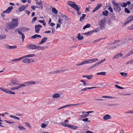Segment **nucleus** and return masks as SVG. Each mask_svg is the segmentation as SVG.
<instances>
[{
	"instance_id": "nucleus-64",
	"label": "nucleus",
	"mask_w": 133,
	"mask_h": 133,
	"mask_svg": "<svg viewBox=\"0 0 133 133\" xmlns=\"http://www.w3.org/2000/svg\"><path fill=\"white\" fill-rule=\"evenodd\" d=\"M62 21H63V20L62 19H61L60 18H59L58 19V23H62L61 22Z\"/></svg>"
},
{
	"instance_id": "nucleus-9",
	"label": "nucleus",
	"mask_w": 133,
	"mask_h": 133,
	"mask_svg": "<svg viewBox=\"0 0 133 133\" xmlns=\"http://www.w3.org/2000/svg\"><path fill=\"white\" fill-rule=\"evenodd\" d=\"M42 26L39 24L36 25L35 26V32L36 33H38L40 30V28L42 27Z\"/></svg>"
},
{
	"instance_id": "nucleus-43",
	"label": "nucleus",
	"mask_w": 133,
	"mask_h": 133,
	"mask_svg": "<svg viewBox=\"0 0 133 133\" xmlns=\"http://www.w3.org/2000/svg\"><path fill=\"white\" fill-rule=\"evenodd\" d=\"M124 10L125 12L128 14H129L130 12L129 10L127 8H125Z\"/></svg>"
},
{
	"instance_id": "nucleus-5",
	"label": "nucleus",
	"mask_w": 133,
	"mask_h": 133,
	"mask_svg": "<svg viewBox=\"0 0 133 133\" xmlns=\"http://www.w3.org/2000/svg\"><path fill=\"white\" fill-rule=\"evenodd\" d=\"M105 61V59H103L102 60L98 62L97 63H96L93 66H91L89 68V69H92L93 68L95 67V66H98L99 64H100L101 63L103 62H104V61Z\"/></svg>"
},
{
	"instance_id": "nucleus-2",
	"label": "nucleus",
	"mask_w": 133,
	"mask_h": 133,
	"mask_svg": "<svg viewBox=\"0 0 133 133\" xmlns=\"http://www.w3.org/2000/svg\"><path fill=\"white\" fill-rule=\"evenodd\" d=\"M35 84V81H28L25 82L23 84H20L17 87H15V90H17L21 87H23L26 86L31 85Z\"/></svg>"
},
{
	"instance_id": "nucleus-16",
	"label": "nucleus",
	"mask_w": 133,
	"mask_h": 133,
	"mask_svg": "<svg viewBox=\"0 0 133 133\" xmlns=\"http://www.w3.org/2000/svg\"><path fill=\"white\" fill-rule=\"evenodd\" d=\"M123 56V54L121 53H119L117 55H115L113 57V59H117L119 58V57H122Z\"/></svg>"
},
{
	"instance_id": "nucleus-18",
	"label": "nucleus",
	"mask_w": 133,
	"mask_h": 133,
	"mask_svg": "<svg viewBox=\"0 0 133 133\" xmlns=\"http://www.w3.org/2000/svg\"><path fill=\"white\" fill-rule=\"evenodd\" d=\"M68 127L72 129H75L77 128V127L76 125H71L70 124H69Z\"/></svg>"
},
{
	"instance_id": "nucleus-50",
	"label": "nucleus",
	"mask_w": 133,
	"mask_h": 133,
	"mask_svg": "<svg viewBox=\"0 0 133 133\" xmlns=\"http://www.w3.org/2000/svg\"><path fill=\"white\" fill-rule=\"evenodd\" d=\"M46 126V124L43 123L41 124V127L43 128H45Z\"/></svg>"
},
{
	"instance_id": "nucleus-1",
	"label": "nucleus",
	"mask_w": 133,
	"mask_h": 133,
	"mask_svg": "<svg viewBox=\"0 0 133 133\" xmlns=\"http://www.w3.org/2000/svg\"><path fill=\"white\" fill-rule=\"evenodd\" d=\"M17 18L12 19V22L8 23L5 25L6 27L9 29H12L14 28L17 27L18 25Z\"/></svg>"
},
{
	"instance_id": "nucleus-55",
	"label": "nucleus",
	"mask_w": 133,
	"mask_h": 133,
	"mask_svg": "<svg viewBox=\"0 0 133 133\" xmlns=\"http://www.w3.org/2000/svg\"><path fill=\"white\" fill-rule=\"evenodd\" d=\"M4 121L8 123L13 124L15 123L14 122H10L5 120H4Z\"/></svg>"
},
{
	"instance_id": "nucleus-53",
	"label": "nucleus",
	"mask_w": 133,
	"mask_h": 133,
	"mask_svg": "<svg viewBox=\"0 0 133 133\" xmlns=\"http://www.w3.org/2000/svg\"><path fill=\"white\" fill-rule=\"evenodd\" d=\"M25 123L26 126L30 128L31 127V126L29 123L27 122H25Z\"/></svg>"
},
{
	"instance_id": "nucleus-61",
	"label": "nucleus",
	"mask_w": 133,
	"mask_h": 133,
	"mask_svg": "<svg viewBox=\"0 0 133 133\" xmlns=\"http://www.w3.org/2000/svg\"><path fill=\"white\" fill-rule=\"evenodd\" d=\"M25 12L28 15H29L30 13V12L28 10H26L25 11Z\"/></svg>"
},
{
	"instance_id": "nucleus-14",
	"label": "nucleus",
	"mask_w": 133,
	"mask_h": 133,
	"mask_svg": "<svg viewBox=\"0 0 133 133\" xmlns=\"http://www.w3.org/2000/svg\"><path fill=\"white\" fill-rule=\"evenodd\" d=\"M102 6V5L101 4H100L99 3L98 4L97 6L95 7V8L92 11V12L93 13L97 10L100 8V7Z\"/></svg>"
},
{
	"instance_id": "nucleus-13",
	"label": "nucleus",
	"mask_w": 133,
	"mask_h": 133,
	"mask_svg": "<svg viewBox=\"0 0 133 133\" xmlns=\"http://www.w3.org/2000/svg\"><path fill=\"white\" fill-rule=\"evenodd\" d=\"M47 38L46 37L43 38L42 39L41 41L39 42L38 44L39 45H41L44 43L47 40Z\"/></svg>"
},
{
	"instance_id": "nucleus-35",
	"label": "nucleus",
	"mask_w": 133,
	"mask_h": 133,
	"mask_svg": "<svg viewBox=\"0 0 133 133\" xmlns=\"http://www.w3.org/2000/svg\"><path fill=\"white\" fill-rule=\"evenodd\" d=\"M86 15L85 14H83L82 15V16L80 18V21H82V20L84 19V18L85 17Z\"/></svg>"
},
{
	"instance_id": "nucleus-19",
	"label": "nucleus",
	"mask_w": 133,
	"mask_h": 133,
	"mask_svg": "<svg viewBox=\"0 0 133 133\" xmlns=\"http://www.w3.org/2000/svg\"><path fill=\"white\" fill-rule=\"evenodd\" d=\"M18 30H19L21 31L24 32L25 31L29 30V29L25 27H22L21 28L19 29Z\"/></svg>"
},
{
	"instance_id": "nucleus-30",
	"label": "nucleus",
	"mask_w": 133,
	"mask_h": 133,
	"mask_svg": "<svg viewBox=\"0 0 133 133\" xmlns=\"http://www.w3.org/2000/svg\"><path fill=\"white\" fill-rule=\"evenodd\" d=\"M64 71V70H58L57 71H55L54 72H52L51 73H50L49 74H52L53 73H54V74H55V73L58 74V73H60L62 72L63 71Z\"/></svg>"
},
{
	"instance_id": "nucleus-52",
	"label": "nucleus",
	"mask_w": 133,
	"mask_h": 133,
	"mask_svg": "<svg viewBox=\"0 0 133 133\" xmlns=\"http://www.w3.org/2000/svg\"><path fill=\"white\" fill-rule=\"evenodd\" d=\"M80 104H81L80 103H77L76 104H71V106H76L77 105H80Z\"/></svg>"
},
{
	"instance_id": "nucleus-22",
	"label": "nucleus",
	"mask_w": 133,
	"mask_h": 133,
	"mask_svg": "<svg viewBox=\"0 0 133 133\" xmlns=\"http://www.w3.org/2000/svg\"><path fill=\"white\" fill-rule=\"evenodd\" d=\"M111 118L110 116L108 114L106 115L103 117V118L104 120H107Z\"/></svg>"
},
{
	"instance_id": "nucleus-47",
	"label": "nucleus",
	"mask_w": 133,
	"mask_h": 133,
	"mask_svg": "<svg viewBox=\"0 0 133 133\" xmlns=\"http://www.w3.org/2000/svg\"><path fill=\"white\" fill-rule=\"evenodd\" d=\"M4 46L6 48L8 49H10V46L8 44H4Z\"/></svg>"
},
{
	"instance_id": "nucleus-56",
	"label": "nucleus",
	"mask_w": 133,
	"mask_h": 133,
	"mask_svg": "<svg viewBox=\"0 0 133 133\" xmlns=\"http://www.w3.org/2000/svg\"><path fill=\"white\" fill-rule=\"evenodd\" d=\"M10 49H15L17 47V46L16 45H14L13 46H10Z\"/></svg>"
},
{
	"instance_id": "nucleus-23",
	"label": "nucleus",
	"mask_w": 133,
	"mask_h": 133,
	"mask_svg": "<svg viewBox=\"0 0 133 133\" xmlns=\"http://www.w3.org/2000/svg\"><path fill=\"white\" fill-rule=\"evenodd\" d=\"M93 76V75H84L83 76V77H85L88 79H90Z\"/></svg>"
},
{
	"instance_id": "nucleus-28",
	"label": "nucleus",
	"mask_w": 133,
	"mask_h": 133,
	"mask_svg": "<svg viewBox=\"0 0 133 133\" xmlns=\"http://www.w3.org/2000/svg\"><path fill=\"white\" fill-rule=\"evenodd\" d=\"M60 95L58 93H56L54 94L53 96V98H56L59 97H60Z\"/></svg>"
},
{
	"instance_id": "nucleus-51",
	"label": "nucleus",
	"mask_w": 133,
	"mask_h": 133,
	"mask_svg": "<svg viewBox=\"0 0 133 133\" xmlns=\"http://www.w3.org/2000/svg\"><path fill=\"white\" fill-rule=\"evenodd\" d=\"M8 94H15V92H13L9 90V91H8Z\"/></svg>"
},
{
	"instance_id": "nucleus-57",
	"label": "nucleus",
	"mask_w": 133,
	"mask_h": 133,
	"mask_svg": "<svg viewBox=\"0 0 133 133\" xmlns=\"http://www.w3.org/2000/svg\"><path fill=\"white\" fill-rule=\"evenodd\" d=\"M62 24V23H59V24H57V26H56V28L57 29L58 28H59L60 27V25L61 24Z\"/></svg>"
},
{
	"instance_id": "nucleus-48",
	"label": "nucleus",
	"mask_w": 133,
	"mask_h": 133,
	"mask_svg": "<svg viewBox=\"0 0 133 133\" xmlns=\"http://www.w3.org/2000/svg\"><path fill=\"white\" fill-rule=\"evenodd\" d=\"M115 86L116 87L120 89H124V88L121 87L116 85H115Z\"/></svg>"
},
{
	"instance_id": "nucleus-29",
	"label": "nucleus",
	"mask_w": 133,
	"mask_h": 133,
	"mask_svg": "<svg viewBox=\"0 0 133 133\" xmlns=\"http://www.w3.org/2000/svg\"><path fill=\"white\" fill-rule=\"evenodd\" d=\"M77 37L78 39L79 40H82L83 38V36H81V34H78Z\"/></svg>"
},
{
	"instance_id": "nucleus-42",
	"label": "nucleus",
	"mask_w": 133,
	"mask_h": 133,
	"mask_svg": "<svg viewBox=\"0 0 133 133\" xmlns=\"http://www.w3.org/2000/svg\"><path fill=\"white\" fill-rule=\"evenodd\" d=\"M89 116L88 114H83L81 115V117L82 118H84L87 117Z\"/></svg>"
},
{
	"instance_id": "nucleus-25",
	"label": "nucleus",
	"mask_w": 133,
	"mask_h": 133,
	"mask_svg": "<svg viewBox=\"0 0 133 133\" xmlns=\"http://www.w3.org/2000/svg\"><path fill=\"white\" fill-rule=\"evenodd\" d=\"M42 1H39L38 2H36V4L38 6H39L42 9L43 6L42 5Z\"/></svg>"
},
{
	"instance_id": "nucleus-7",
	"label": "nucleus",
	"mask_w": 133,
	"mask_h": 133,
	"mask_svg": "<svg viewBox=\"0 0 133 133\" xmlns=\"http://www.w3.org/2000/svg\"><path fill=\"white\" fill-rule=\"evenodd\" d=\"M133 20V16L131 15L127 18L126 22L125 23V24H126L131 22Z\"/></svg>"
},
{
	"instance_id": "nucleus-26",
	"label": "nucleus",
	"mask_w": 133,
	"mask_h": 133,
	"mask_svg": "<svg viewBox=\"0 0 133 133\" xmlns=\"http://www.w3.org/2000/svg\"><path fill=\"white\" fill-rule=\"evenodd\" d=\"M37 37H39V38H41V37L39 35L35 34L34 35L31 37L32 39H35Z\"/></svg>"
},
{
	"instance_id": "nucleus-11",
	"label": "nucleus",
	"mask_w": 133,
	"mask_h": 133,
	"mask_svg": "<svg viewBox=\"0 0 133 133\" xmlns=\"http://www.w3.org/2000/svg\"><path fill=\"white\" fill-rule=\"evenodd\" d=\"M13 9V6H10L6 10L4 11L3 12L4 13H9L11 12L12 10Z\"/></svg>"
},
{
	"instance_id": "nucleus-44",
	"label": "nucleus",
	"mask_w": 133,
	"mask_h": 133,
	"mask_svg": "<svg viewBox=\"0 0 133 133\" xmlns=\"http://www.w3.org/2000/svg\"><path fill=\"white\" fill-rule=\"evenodd\" d=\"M133 53V49H132L127 55V56H128L130 55L131 54Z\"/></svg>"
},
{
	"instance_id": "nucleus-40",
	"label": "nucleus",
	"mask_w": 133,
	"mask_h": 133,
	"mask_svg": "<svg viewBox=\"0 0 133 133\" xmlns=\"http://www.w3.org/2000/svg\"><path fill=\"white\" fill-rule=\"evenodd\" d=\"M120 74L121 75L124 77H125L127 75V73L123 72H121Z\"/></svg>"
},
{
	"instance_id": "nucleus-37",
	"label": "nucleus",
	"mask_w": 133,
	"mask_h": 133,
	"mask_svg": "<svg viewBox=\"0 0 133 133\" xmlns=\"http://www.w3.org/2000/svg\"><path fill=\"white\" fill-rule=\"evenodd\" d=\"M0 89L2 90L5 92H6L7 93H8V91H9V90H8V89H5V88H3L1 87V88H0Z\"/></svg>"
},
{
	"instance_id": "nucleus-32",
	"label": "nucleus",
	"mask_w": 133,
	"mask_h": 133,
	"mask_svg": "<svg viewBox=\"0 0 133 133\" xmlns=\"http://www.w3.org/2000/svg\"><path fill=\"white\" fill-rule=\"evenodd\" d=\"M10 117L13 119H17L18 120H19L20 119V118L19 117H18L16 116L10 115Z\"/></svg>"
},
{
	"instance_id": "nucleus-20",
	"label": "nucleus",
	"mask_w": 133,
	"mask_h": 133,
	"mask_svg": "<svg viewBox=\"0 0 133 133\" xmlns=\"http://www.w3.org/2000/svg\"><path fill=\"white\" fill-rule=\"evenodd\" d=\"M35 56V54H30V55H25L23 56V58L26 57H32Z\"/></svg>"
},
{
	"instance_id": "nucleus-62",
	"label": "nucleus",
	"mask_w": 133,
	"mask_h": 133,
	"mask_svg": "<svg viewBox=\"0 0 133 133\" xmlns=\"http://www.w3.org/2000/svg\"><path fill=\"white\" fill-rule=\"evenodd\" d=\"M17 127H18V128H19V130H21L22 129L23 130V129H25V128L23 127H19V126H17Z\"/></svg>"
},
{
	"instance_id": "nucleus-41",
	"label": "nucleus",
	"mask_w": 133,
	"mask_h": 133,
	"mask_svg": "<svg viewBox=\"0 0 133 133\" xmlns=\"http://www.w3.org/2000/svg\"><path fill=\"white\" fill-rule=\"evenodd\" d=\"M132 63H133V59H131V60L128 61L126 62V64H132Z\"/></svg>"
},
{
	"instance_id": "nucleus-60",
	"label": "nucleus",
	"mask_w": 133,
	"mask_h": 133,
	"mask_svg": "<svg viewBox=\"0 0 133 133\" xmlns=\"http://www.w3.org/2000/svg\"><path fill=\"white\" fill-rule=\"evenodd\" d=\"M80 81L81 82H82L83 83V85H86V83L85 81H84V80H81Z\"/></svg>"
},
{
	"instance_id": "nucleus-34",
	"label": "nucleus",
	"mask_w": 133,
	"mask_h": 133,
	"mask_svg": "<svg viewBox=\"0 0 133 133\" xmlns=\"http://www.w3.org/2000/svg\"><path fill=\"white\" fill-rule=\"evenodd\" d=\"M103 14L104 16H107L108 14V12L107 10H105L103 11Z\"/></svg>"
},
{
	"instance_id": "nucleus-3",
	"label": "nucleus",
	"mask_w": 133,
	"mask_h": 133,
	"mask_svg": "<svg viewBox=\"0 0 133 133\" xmlns=\"http://www.w3.org/2000/svg\"><path fill=\"white\" fill-rule=\"evenodd\" d=\"M67 4L68 5L71 6L77 11H79L80 9V7H79L78 5L76 4L74 2H72L70 1H68V2Z\"/></svg>"
},
{
	"instance_id": "nucleus-46",
	"label": "nucleus",
	"mask_w": 133,
	"mask_h": 133,
	"mask_svg": "<svg viewBox=\"0 0 133 133\" xmlns=\"http://www.w3.org/2000/svg\"><path fill=\"white\" fill-rule=\"evenodd\" d=\"M82 121L84 122H90V121L88 120V118H85L83 119H82Z\"/></svg>"
},
{
	"instance_id": "nucleus-58",
	"label": "nucleus",
	"mask_w": 133,
	"mask_h": 133,
	"mask_svg": "<svg viewBox=\"0 0 133 133\" xmlns=\"http://www.w3.org/2000/svg\"><path fill=\"white\" fill-rule=\"evenodd\" d=\"M36 20H37L36 17H34L33 18V19L31 23H32V22L33 23V22H34Z\"/></svg>"
},
{
	"instance_id": "nucleus-36",
	"label": "nucleus",
	"mask_w": 133,
	"mask_h": 133,
	"mask_svg": "<svg viewBox=\"0 0 133 133\" xmlns=\"http://www.w3.org/2000/svg\"><path fill=\"white\" fill-rule=\"evenodd\" d=\"M52 12L54 14H57V13L58 11L55 8H53L52 9Z\"/></svg>"
},
{
	"instance_id": "nucleus-17",
	"label": "nucleus",
	"mask_w": 133,
	"mask_h": 133,
	"mask_svg": "<svg viewBox=\"0 0 133 133\" xmlns=\"http://www.w3.org/2000/svg\"><path fill=\"white\" fill-rule=\"evenodd\" d=\"M93 32H94V30H92L88 32L83 33V34L89 36L91 35Z\"/></svg>"
},
{
	"instance_id": "nucleus-4",
	"label": "nucleus",
	"mask_w": 133,
	"mask_h": 133,
	"mask_svg": "<svg viewBox=\"0 0 133 133\" xmlns=\"http://www.w3.org/2000/svg\"><path fill=\"white\" fill-rule=\"evenodd\" d=\"M112 3L114 7V9L117 12H119L121 11V7L119 6V3H116V2L113 0L112 1Z\"/></svg>"
},
{
	"instance_id": "nucleus-12",
	"label": "nucleus",
	"mask_w": 133,
	"mask_h": 133,
	"mask_svg": "<svg viewBox=\"0 0 133 133\" xmlns=\"http://www.w3.org/2000/svg\"><path fill=\"white\" fill-rule=\"evenodd\" d=\"M16 31H17V32L19 34L21 35L22 41L23 42V41L24 40V39L25 38V36L24 34L23 33H22V31H20L19 30H18V29H16Z\"/></svg>"
},
{
	"instance_id": "nucleus-33",
	"label": "nucleus",
	"mask_w": 133,
	"mask_h": 133,
	"mask_svg": "<svg viewBox=\"0 0 133 133\" xmlns=\"http://www.w3.org/2000/svg\"><path fill=\"white\" fill-rule=\"evenodd\" d=\"M90 26L91 25L90 24H88L84 26L83 28V29L84 30L87 28H88L90 27Z\"/></svg>"
},
{
	"instance_id": "nucleus-27",
	"label": "nucleus",
	"mask_w": 133,
	"mask_h": 133,
	"mask_svg": "<svg viewBox=\"0 0 133 133\" xmlns=\"http://www.w3.org/2000/svg\"><path fill=\"white\" fill-rule=\"evenodd\" d=\"M119 5L123 7H125L127 6V4L125 2L119 3Z\"/></svg>"
},
{
	"instance_id": "nucleus-38",
	"label": "nucleus",
	"mask_w": 133,
	"mask_h": 133,
	"mask_svg": "<svg viewBox=\"0 0 133 133\" xmlns=\"http://www.w3.org/2000/svg\"><path fill=\"white\" fill-rule=\"evenodd\" d=\"M61 125L64 127H68L69 124H66L64 122H63L62 123Z\"/></svg>"
},
{
	"instance_id": "nucleus-63",
	"label": "nucleus",
	"mask_w": 133,
	"mask_h": 133,
	"mask_svg": "<svg viewBox=\"0 0 133 133\" xmlns=\"http://www.w3.org/2000/svg\"><path fill=\"white\" fill-rule=\"evenodd\" d=\"M23 58V57L22 56V57H21L19 58H17V59H16V61H19L21 60V59Z\"/></svg>"
},
{
	"instance_id": "nucleus-49",
	"label": "nucleus",
	"mask_w": 133,
	"mask_h": 133,
	"mask_svg": "<svg viewBox=\"0 0 133 133\" xmlns=\"http://www.w3.org/2000/svg\"><path fill=\"white\" fill-rule=\"evenodd\" d=\"M128 29L129 30H133V24L129 26L128 27Z\"/></svg>"
},
{
	"instance_id": "nucleus-21",
	"label": "nucleus",
	"mask_w": 133,
	"mask_h": 133,
	"mask_svg": "<svg viewBox=\"0 0 133 133\" xmlns=\"http://www.w3.org/2000/svg\"><path fill=\"white\" fill-rule=\"evenodd\" d=\"M45 49V48L42 46H36V49H37L38 50H43Z\"/></svg>"
},
{
	"instance_id": "nucleus-15",
	"label": "nucleus",
	"mask_w": 133,
	"mask_h": 133,
	"mask_svg": "<svg viewBox=\"0 0 133 133\" xmlns=\"http://www.w3.org/2000/svg\"><path fill=\"white\" fill-rule=\"evenodd\" d=\"M17 82V81L16 79L13 80L12 81L11 83H10V85L15 86L16 85H18L19 84Z\"/></svg>"
},
{
	"instance_id": "nucleus-8",
	"label": "nucleus",
	"mask_w": 133,
	"mask_h": 133,
	"mask_svg": "<svg viewBox=\"0 0 133 133\" xmlns=\"http://www.w3.org/2000/svg\"><path fill=\"white\" fill-rule=\"evenodd\" d=\"M99 25L100 26L101 28L102 29L103 28L104 26L105 25V21L104 20H101L99 22Z\"/></svg>"
},
{
	"instance_id": "nucleus-54",
	"label": "nucleus",
	"mask_w": 133,
	"mask_h": 133,
	"mask_svg": "<svg viewBox=\"0 0 133 133\" xmlns=\"http://www.w3.org/2000/svg\"><path fill=\"white\" fill-rule=\"evenodd\" d=\"M108 9L110 11V12H113L111 6H109V7Z\"/></svg>"
},
{
	"instance_id": "nucleus-39",
	"label": "nucleus",
	"mask_w": 133,
	"mask_h": 133,
	"mask_svg": "<svg viewBox=\"0 0 133 133\" xmlns=\"http://www.w3.org/2000/svg\"><path fill=\"white\" fill-rule=\"evenodd\" d=\"M91 63L95 62L97 61L98 60L97 58H95L92 59H91Z\"/></svg>"
},
{
	"instance_id": "nucleus-6",
	"label": "nucleus",
	"mask_w": 133,
	"mask_h": 133,
	"mask_svg": "<svg viewBox=\"0 0 133 133\" xmlns=\"http://www.w3.org/2000/svg\"><path fill=\"white\" fill-rule=\"evenodd\" d=\"M34 60L32 59H30L28 58H26L23 59L22 60V62L25 63H29L31 62H34Z\"/></svg>"
},
{
	"instance_id": "nucleus-24",
	"label": "nucleus",
	"mask_w": 133,
	"mask_h": 133,
	"mask_svg": "<svg viewBox=\"0 0 133 133\" xmlns=\"http://www.w3.org/2000/svg\"><path fill=\"white\" fill-rule=\"evenodd\" d=\"M26 6H25V5H24L20 7L19 8V11H21L24 10L26 8Z\"/></svg>"
},
{
	"instance_id": "nucleus-59",
	"label": "nucleus",
	"mask_w": 133,
	"mask_h": 133,
	"mask_svg": "<svg viewBox=\"0 0 133 133\" xmlns=\"http://www.w3.org/2000/svg\"><path fill=\"white\" fill-rule=\"evenodd\" d=\"M62 15L63 17H65V19H66V20H67L69 19V18H68L65 15H63L62 14Z\"/></svg>"
},
{
	"instance_id": "nucleus-45",
	"label": "nucleus",
	"mask_w": 133,
	"mask_h": 133,
	"mask_svg": "<svg viewBox=\"0 0 133 133\" xmlns=\"http://www.w3.org/2000/svg\"><path fill=\"white\" fill-rule=\"evenodd\" d=\"M6 37V36L4 35H0V38H1V39L5 38Z\"/></svg>"
},
{
	"instance_id": "nucleus-31",
	"label": "nucleus",
	"mask_w": 133,
	"mask_h": 133,
	"mask_svg": "<svg viewBox=\"0 0 133 133\" xmlns=\"http://www.w3.org/2000/svg\"><path fill=\"white\" fill-rule=\"evenodd\" d=\"M96 74L98 75L105 76L106 74V73L105 72H100L97 73Z\"/></svg>"
},
{
	"instance_id": "nucleus-10",
	"label": "nucleus",
	"mask_w": 133,
	"mask_h": 133,
	"mask_svg": "<svg viewBox=\"0 0 133 133\" xmlns=\"http://www.w3.org/2000/svg\"><path fill=\"white\" fill-rule=\"evenodd\" d=\"M36 47V45L33 44H29L27 46V48L30 49H35Z\"/></svg>"
}]
</instances>
